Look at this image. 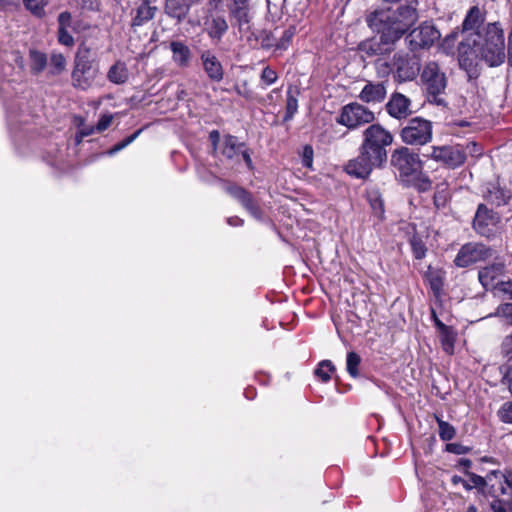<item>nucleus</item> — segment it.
I'll use <instances>...</instances> for the list:
<instances>
[{"label": "nucleus", "mask_w": 512, "mask_h": 512, "mask_svg": "<svg viewBox=\"0 0 512 512\" xmlns=\"http://www.w3.org/2000/svg\"><path fill=\"white\" fill-rule=\"evenodd\" d=\"M451 482H452L453 485L461 484L464 487V489L467 490V491L472 489V486H470V483L468 481L464 480L462 477H460L458 475L452 476Z\"/></svg>", "instance_id": "nucleus-56"}, {"label": "nucleus", "mask_w": 512, "mask_h": 512, "mask_svg": "<svg viewBox=\"0 0 512 512\" xmlns=\"http://www.w3.org/2000/svg\"><path fill=\"white\" fill-rule=\"evenodd\" d=\"M30 68L32 73L39 74L41 73L45 67L47 66V56L45 53L37 51V50H30Z\"/></svg>", "instance_id": "nucleus-32"}, {"label": "nucleus", "mask_w": 512, "mask_h": 512, "mask_svg": "<svg viewBox=\"0 0 512 512\" xmlns=\"http://www.w3.org/2000/svg\"><path fill=\"white\" fill-rule=\"evenodd\" d=\"M383 164L377 159H373L372 155L366 154L365 150L359 148V155L350 159L344 167V170L350 176L359 179H365L370 175L372 170L381 167Z\"/></svg>", "instance_id": "nucleus-14"}, {"label": "nucleus", "mask_w": 512, "mask_h": 512, "mask_svg": "<svg viewBox=\"0 0 512 512\" xmlns=\"http://www.w3.org/2000/svg\"><path fill=\"white\" fill-rule=\"evenodd\" d=\"M373 213L381 218L384 214V203L378 191H371L367 195Z\"/></svg>", "instance_id": "nucleus-34"}, {"label": "nucleus", "mask_w": 512, "mask_h": 512, "mask_svg": "<svg viewBox=\"0 0 512 512\" xmlns=\"http://www.w3.org/2000/svg\"><path fill=\"white\" fill-rule=\"evenodd\" d=\"M484 20L485 15L481 9L478 6H473L468 10L465 16V19L462 23V31L464 33L474 31L480 27Z\"/></svg>", "instance_id": "nucleus-26"}, {"label": "nucleus", "mask_w": 512, "mask_h": 512, "mask_svg": "<svg viewBox=\"0 0 512 512\" xmlns=\"http://www.w3.org/2000/svg\"><path fill=\"white\" fill-rule=\"evenodd\" d=\"M209 139L214 147L216 149L219 141H220V133L217 130H212L209 134Z\"/></svg>", "instance_id": "nucleus-59"}, {"label": "nucleus", "mask_w": 512, "mask_h": 512, "mask_svg": "<svg viewBox=\"0 0 512 512\" xmlns=\"http://www.w3.org/2000/svg\"><path fill=\"white\" fill-rule=\"evenodd\" d=\"M492 256V250L482 243L463 245L454 259L457 267L465 268Z\"/></svg>", "instance_id": "nucleus-13"}, {"label": "nucleus", "mask_w": 512, "mask_h": 512, "mask_svg": "<svg viewBox=\"0 0 512 512\" xmlns=\"http://www.w3.org/2000/svg\"><path fill=\"white\" fill-rule=\"evenodd\" d=\"M277 73L269 66L265 67L261 73V80L267 85H271L277 80Z\"/></svg>", "instance_id": "nucleus-50"}, {"label": "nucleus", "mask_w": 512, "mask_h": 512, "mask_svg": "<svg viewBox=\"0 0 512 512\" xmlns=\"http://www.w3.org/2000/svg\"><path fill=\"white\" fill-rule=\"evenodd\" d=\"M420 80L429 103L437 106H447L445 95L448 80L437 62L429 61L423 66Z\"/></svg>", "instance_id": "nucleus-3"}, {"label": "nucleus", "mask_w": 512, "mask_h": 512, "mask_svg": "<svg viewBox=\"0 0 512 512\" xmlns=\"http://www.w3.org/2000/svg\"><path fill=\"white\" fill-rule=\"evenodd\" d=\"M391 165L399 172L401 177H409L421 170L422 163L418 154L407 147H400L391 155Z\"/></svg>", "instance_id": "nucleus-9"}, {"label": "nucleus", "mask_w": 512, "mask_h": 512, "mask_svg": "<svg viewBox=\"0 0 512 512\" xmlns=\"http://www.w3.org/2000/svg\"><path fill=\"white\" fill-rule=\"evenodd\" d=\"M393 143V135L380 124H371L363 132L360 147L384 164L387 161V147Z\"/></svg>", "instance_id": "nucleus-4"}, {"label": "nucleus", "mask_w": 512, "mask_h": 512, "mask_svg": "<svg viewBox=\"0 0 512 512\" xmlns=\"http://www.w3.org/2000/svg\"><path fill=\"white\" fill-rule=\"evenodd\" d=\"M504 270L505 265L503 263H493L479 271V281L485 289L495 288L497 287L495 280L504 273Z\"/></svg>", "instance_id": "nucleus-23"}, {"label": "nucleus", "mask_w": 512, "mask_h": 512, "mask_svg": "<svg viewBox=\"0 0 512 512\" xmlns=\"http://www.w3.org/2000/svg\"><path fill=\"white\" fill-rule=\"evenodd\" d=\"M12 4V0H0V9H5Z\"/></svg>", "instance_id": "nucleus-64"}, {"label": "nucleus", "mask_w": 512, "mask_h": 512, "mask_svg": "<svg viewBox=\"0 0 512 512\" xmlns=\"http://www.w3.org/2000/svg\"><path fill=\"white\" fill-rule=\"evenodd\" d=\"M401 140L407 145H425L432 139V123L422 117L410 119L400 131Z\"/></svg>", "instance_id": "nucleus-5"}, {"label": "nucleus", "mask_w": 512, "mask_h": 512, "mask_svg": "<svg viewBox=\"0 0 512 512\" xmlns=\"http://www.w3.org/2000/svg\"><path fill=\"white\" fill-rule=\"evenodd\" d=\"M446 451L456 455H462L468 453L470 448L460 443H448L446 445Z\"/></svg>", "instance_id": "nucleus-53"}, {"label": "nucleus", "mask_w": 512, "mask_h": 512, "mask_svg": "<svg viewBox=\"0 0 512 512\" xmlns=\"http://www.w3.org/2000/svg\"><path fill=\"white\" fill-rule=\"evenodd\" d=\"M484 495L494 499L507 495L511 498L510 503L512 504V470L506 469L504 472L493 470L489 472Z\"/></svg>", "instance_id": "nucleus-6"}, {"label": "nucleus", "mask_w": 512, "mask_h": 512, "mask_svg": "<svg viewBox=\"0 0 512 512\" xmlns=\"http://www.w3.org/2000/svg\"><path fill=\"white\" fill-rule=\"evenodd\" d=\"M298 91L296 89L289 88L287 91V99H286V113L283 118L284 122L290 121L294 114L298 109V99H297Z\"/></svg>", "instance_id": "nucleus-33"}, {"label": "nucleus", "mask_w": 512, "mask_h": 512, "mask_svg": "<svg viewBox=\"0 0 512 512\" xmlns=\"http://www.w3.org/2000/svg\"><path fill=\"white\" fill-rule=\"evenodd\" d=\"M501 421L512 424V401L504 403L498 411Z\"/></svg>", "instance_id": "nucleus-45"}, {"label": "nucleus", "mask_w": 512, "mask_h": 512, "mask_svg": "<svg viewBox=\"0 0 512 512\" xmlns=\"http://www.w3.org/2000/svg\"><path fill=\"white\" fill-rule=\"evenodd\" d=\"M503 382L507 385L509 392L512 394V366L508 367Z\"/></svg>", "instance_id": "nucleus-58"}, {"label": "nucleus", "mask_w": 512, "mask_h": 512, "mask_svg": "<svg viewBox=\"0 0 512 512\" xmlns=\"http://www.w3.org/2000/svg\"><path fill=\"white\" fill-rule=\"evenodd\" d=\"M417 0H405L396 9L375 10L370 13L366 22L378 34V37L367 39L359 44V50L367 57L390 53L396 41L417 21Z\"/></svg>", "instance_id": "nucleus-1"}, {"label": "nucleus", "mask_w": 512, "mask_h": 512, "mask_svg": "<svg viewBox=\"0 0 512 512\" xmlns=\"http://www.w3.org/2000/svg\"><path fill=\"white\" fill-rule=\"evenodd\" d=\"M392 72L398 82L412 81L420 72V63L416 56L398 52L392 59Z\"/></svg>", "instance_id": "nucleus-8"}, {"label": "nucleus", "mask_w": 512, "mask_h": 512, "mask_svg": "<svg viewBox=\"0 0 512 512\" xmlns=\"http://www.w3.org/2000/svg\"><path fill=\"white\" fill-rule=\"evenodd\" d=\"M296 34V27L290 26L286 30H284L281 38L279 39L276 47L278 49H286L288 45L290 44L292 38Z\"/></svg>", "instance_id": "nucleus-42"}, {"label": "nucleus", "mask_w": 512, "mask_h": 512, "mask_svg": "<svg viewBox=\"0 0 512 512\" xmlns=\"http://www.w3.org/2000/svg\"><path fill=\"white\" fill-rule=\"evenodd\" d=\"M361 363L360 356L355 352H349L346 359V369L352 377L359 375L358 367Z\"/></svg>", "instance_id": "nucleus-38"}, {"label": "nucleus", "mask_w": 512, "mask_h": 512, "mask_svg": "<svg viewBox=\"0 0 512 512\" xmlns=\"http://www.w3.org/2000/svg\"><path fill=\"white\" fill-rule=\"evenodd\" d=\"M15 62L17 63V65L23 69L25 64H24V58L19 54V53H16L15 55Z\"/></svg>", "instance_id": "nucleus-63"}, {"label": "nucleus", "mask_w": 512, "mask_h": 512, "mask_svg": "<svg viewBox=\"0 0 512 512\" xmlns=\"http://www.w3.org/2000/svg\"><path fill=\"white\" fill-rule=\"evenodd\" d=\"M96 127H82L79 130V134L77 136V142L79 143L84 137L91 135Z\"/></svg>", "instance_id": "nucleus-57"}, {"label": "nucleus", "mask_w": 512, "mask_h": 512, "mask_svg": "<svg viewBox=\"0 0 512 512\" xmlns=\"http://www.w3.org/2000/svg\"><path fill=\"white\" fill-rule=\"evenodd\" d=\"M425 277H426V280L428 281L430 288L432 289L434 295L436 297H439L442 292V288H443V284H444L443 273L440 270L431 269V267H429Z\"/></svg>", "instance_id": "nucleus-31"}, {"label": "nucleus", "mask_w": 512, "mask_h": 512, "mask_svg": "<svg viewBox=\"0 0 512 512\" xmlns=\"http://www.w3.org/2000/svg\"><path fill=\"white\" fill-rule=\"evenodd\" d=\"M501 353L508 360H512V332L503 339L501 343Z\"/></svg>", "instance_id": "nucleus-47"}, {"label": "nucleus", "mask_w": 512, "mask_h": 512, "mask_svg": "<svg viewBox=\"0 0 512 512\" xmlns=\"http://www.w3.org/2000/svg\"><path fill=\"white\" fill-rule=\"evenodd\" d=\"M227 9L232 24L241 34L248 33L251 30L253 13L251 0H228Z\"/></svg>", "instance_id": "nucleus-10"}, {"label": "nucleus", "mask_w": 512, "mask_h": 512, "mask_svg": "<svg viewBox=\"0 0 512 512\" xmlns=\"http://www.w3.org/2000/svg\"><path fill=\"white\" fill-rule=\"evenodd\" d=\"M107 78L114 84H123L129 78V72L126 64L123 62H116L112 65L107 73Z\"/></svg>", "instance_id": "nucleus-29"}, {"label": "nucleus", "mask_w": 512, "mask_h": 512, "mask_svg": "<svg viewBox=\"0 0 512 512\" xmlns=\"http://www.w3.org/2000/svg\"><path fill=\"white\" fill-rule=\"evenodd\" d=\"M224 189L230 196L237 200L252 217L257 220L262 219L263 211L258 201L248 190L235 184H227Z\"/></svg>", "instance_id": "nucleus-15"}, {"label": "nucleus", "mask_w": 512, "mask_h": 512, "mask_svg": "<svg viewBox=\"0 0 512 512\" xmlns=\"http://www.w3.org/2000/svg\"><path fill=\"white\" fill-rule=\"evenodd\" d=\"M436 421L439 426V436L443 441H449L456 435L455 428L448 422L436 417Z\"/></svg>", "instance_id": "nucleus-36"}, {"label": "nucleus", "mask_w": 512, "mask_h": 512, "mask_svg": "<svg viewBox=\"0 0 512 512\" xmlns=\"http://www.w3.org/2000/svg\"><path fill=\"white\" fill-rule=\"evenodd\" d=\"M498 289L512 298V280L497 283Z\"/></svg>", "instance_id": "nucleus-55"}, {"label": "nucleus", "mask_w": 512, "mask_h": 512, "mask_svg": "<svg viewBox=\"0 0 512 512\" xmlns=\"http://www.w3.org/2000/svg\"><path fill=\"white\" fill-rule=\"evenodd\" d=\"M465 474L469 477L468 482L470 483V486H472V489L477 488L482 494H484L487 476L482 477L469 471H466Z\"/></svg>", "instance_id": "nucleus-40"}, {"label": "nucleus", "mask_w": 512, "mask_h": 512, "mask_svg": "<svg viewBox=\"0 0 512 512\" xmlns=\"http://www.w3.org/2000/svg\"><path fill=\"white\" fill-rule=\"evenodd\" d=\"M203 69L208 78L214 82H220L224 77V69L219 59L209 50L200 55Z\"/></svg>", "instance_id": "nucleus-21"}, {"label": "nucleus", "mask_w": 512, "mask_h": 512, "mask_svg": "<svg viewBox=\"0 0 512 512\" xmlns=\"http://www.w3.org/2000/svg\"><path fill=\"white\" fill-rule=\"evenodd\" d=\"M484 196L491 204L501 206L507 203L511 194L508 190L501 188L497 184H489Z\"/></svg>", "instance_id": "nucleus-27"}, {"label": "nucleus", "mask_w": 512, "mask_h": 512, "mask_svg": "<svg viewBox=\"0 0 512 512\" xmlns=\"http://www.w3.org/2000/svg\"><path fill=\"white\" fill-rule=\"evenodd\" d=\"M431 153L429 156L438 162H442L443 164L449 167H457L464 163L465 154L458 148L454 146H440V147H432Z\"/></svg>", "instance_id": "nucleus-16"}, {"label": "nucleus", "mask_w": 512, "mask_h": 512, "mask_svg": "<svg viewBox=\"0 0 512 512\" xmlns=\"http://www.w3.org/2000/svg\"><path fill=\"white\" fill-rule=\"evenodd\" d=\"M314 151L311 145H305L302 152V164L304 167L312 169Z\"/></svg>", "instance_id": "nucleus-46"}, {"label": "nucleus", "mask_w": 512, "mask_h": 512, "mask_svg": "<svg viewBox=\"0 0 512 512\" xmlns=\"http://www.w3.org/2000/svg\"><path fill=\"white\" fill-rule=\"evenodd\" d=\"M496 315L504 318L509 324L512 325V303H504L498 306Z\"/></svg>", "instance_id": "nucleus-44"}, {"label": "nucleus", "mask_w": 512, "mask_h": 512, "mask_svg": "<svg viewBox=\"0 0 512 512\" xmlns=\"http://www.w3.org/2000/svg\"><path fill=\"white\" fill-rule=\"evenodd\" d=\"M458 465L463 467L465 469V472L468 471V469L472 465V461L466 458H462L458 461Z\"/></svg>", "instance_id": "nucleus-62"}, {"label": "nucleus", "mask_w": 512, "mask_h": 512, "mask_svg": "<svg viewBox=\"0 0 512 512\" xmlns=\"http://www.w3.org/2000/svg\"><path fill=\"white\" fill-rule=\"evenodd\" d=\"M386 94L387 90L384 82L368 81L362 88L359 99L365 103H380L385 99Z\"/></svg>", "instance_id": "nucleus-22"}, {"label": "nucleus", "mask_w": 512, "mask_h": 512, "mask_svg": "<svg viewBox=\"0 0 512 512\" xmlns=\"http://www.w3.org/2000/svg\"><path fill=\"white\" fill-rule=\"evenodd\" d=\"M205 30L212 41L219 42L229 29V24L224 15L210 14L205 21Z\"/></svg>", "instance_id": "nucleus-20"}, {"label": "nucleus", "mask_w": 512, "mask_h": 512, "mask_svg": "<svg viewBox=\"0 0 512 512\" xmlns=\"http://www.w3.org/2000/svg\"><path fill=\"white\" fill-rule=\"evenodd\" d=\"M240 155L242 156L244 162L246 163V165L248 166V168H252V159L250 157V154L249 152L244 148L241 149L240 151Z\"/></svg>", "instance_id": "nucleus-60"}, {"label": "nucleus", "mask_w": 512, "mask_h": 512, "mask_svg": "<svg viewBox=\"0 0 512 512\" xmlns=\"http://www.w3.org/2000/svg\"><path fill=\"white\" fill-rule=\"evenodd\" d=\"M155 1H144L131 10V27L136 30L154 19L157 7L152 5Z\"/></svg>", "instance_id": "nucleus-17"}, {"label": "nucleus", "mask_w": 512, "mask_h": 512, "mask_svg": "<svg viewBox=\"0 0 512 512\" xmlns=\"http://www.w3.org/2000/svg\"><path fill=\"white\" fill-rule=\"evenodd\" d=\"M334 370V366L331 361L323 360L320 362L318 368L315 370L316 376H318L323 382H327L331 376L330 373Z\"/></svg>", "instance_id": "nucleus-39"}, {"label": "nucleus", "mask_w": 512, "mask_h": 512, "mask_svg": "<svg viewBox=\"0 0 512 512\" xmlns=\"http://www.w3.org/2000/svg\"><path fill=\"white\" fill-rule=\"evenodd\" d=\"M173 61L179 67H187L191 60V51L187 45L181 41H172L170 43Z\"/></svg>", "instance_id": "nucleus-25"}, {"label": "nucleus", "mask_w": 512, "mask_h": 512, "mask_svg": "<svg viewBox=\"0 0 512 512\" xmlns=\"http://www.w3.org/2000/svg\"><path fill=\"white\" fill-rule=\"evenodd\" d=\"M57 38L60 44L67 47H72L75 43L73 36L69 32V29L58 28Z\"/></svg>", "instance_id": "nucleus-43"}, {"label": "nucleus", "mask_w": 512, "mask_h": 512, "mask_svg": "<svg viewBox=\"0 0 512 512\" xmlns=\"http://www.w3.org/2000/svg\"><path fill=\"white\" fill-rule=\"evenodd\" d=\"M439 31L434 25L424 22L419 27L413 29L405 38L411 51L428 48L440 38Z\"/></svg>", "instance_id": "nucleus-12"}, {"label": "nucleus", "mask_w": 512, "mask_h": 512, "mask_svg": "<svg viewBox=\"0 0 512 512\" xmlns=\"http://www.w3.org/2000/svg\"><path fill=\"white\" fill-rule=\"evenodd\" d=\"M113 116L110 114L102 115L96 125V130L102 132L106 130L112 123Z\"/></svg>", "instance_id": "nucleus-54"}, {"label": "nucleus", "mask_w": 512, "mask_h": 512, "mask_svg": "<svg viewBox=\"0 0 512 512\" xmlns=\"http://www.w3.org/2000/svg\"><path fill=\"white\" fill-rule=\"evenodd\" d=\"M141 132H142V129H139L136 132H134L132 135H130L127 138H125L124 140H122L121 142L117 143L115 146H113L108 151V154L113 155V154L121 151L122 149H124L125 147L130 145L133 141H135L137 139V137L141 134Z\"/></svg>", "instance_id": "nucleus-41"}, {"label": "nucleus", "mask_w": 512, "mask_h": 512, "mask_svg": "<svg viewBox=\"0 0 512 512\" xmlns=\"http://www.w3.org/2000/svg\"><path fill=\"white\" fill-rule=\"evenodd\" d=\"M480 56L489 66H499L505 60L504 32L498 22L487 24L482 32L475 31L462 42Z\"/></svg>", "instance_id": "nucleus-2"}, {"label": "nucleus", "mask_w": 512, "mask_h": 512, "mask_svg": "<svg viewBox=\"0 0 512 512\" xmlns=\"http://www.w3.org/2000/svg\"><path fill=\"white\" fill-rule=\"evenodd\" d=\"M498 221L496 214L489 210L485 205L480 204L476 211L473 227L482 236L490 233V226H495Z\"/></svg>", "instance_id": "nucleus-18"}, {"label": "nucleus", "mask_w": 512, "mask_h": 512, "mask_svg": "<svg viewBox=\"0 0 512 512\" xmlns=\"http://www.w3.org/2000/svg\"><path fill=\"white\" fill-rule=\"evenodd\" d=\"M83 10L97 11L100 6V0H74Z\"/></svg>", "instance_id": "nucleus-52"}, {"label": "nucleus", "mask_w": 512, "mask_h": 512, "mask_svg": "<svg viewBox=\"0 0 512 512\" xmlns=\"http://www.w3.org/2000/svg\"><path fill=\"white\" fill-rule=\"evenodd\" d=\"M244 143H240L237 137L232 135L225 136L221 153L230 160H236L240 156V151L244 148Z\"/></svg>", "instance_id": "nucleus-28"}, {"label": "nucleus", "mask_w": 512, "mask_h": 512, "mask_svg": "<svg viewBox=\"0 0 512 512\" xmlns=\"http://www.w3.org/2000/svg\"><path fill=\"white\" fill-rule=\"evenodd\" d=\"M50 73L54 75L60 74L65 70L66 59L61 53H52L50 56Z\"/></svg>", "instance_id": "nucleus-35"}, {"label": "nucleus", "mask_w": 512, "mask_h": 512, "mask_svg": "<svg viewBox=\"0 0 512 512\" xmlns=\"http://www.w3.org/2000/svg\"><path fill=\"white\" fill-rule=\"evenodd\" d=\"M374 118V113L367 107L359 103H350L342 108L340 115L337 117V123L349 129H354L371 123Z\"/></svg>", "instance_id": "nucleus-7"}, {"label": "nucleus", "mask_w": 512, "mask_h": 512, "mask_svg": "<svg viewBox=\"0 0 512 512\" xmlns=\"http://www.w3.org/2000/svg\"><path fill=\"white\" fill-rule=\"evenodd\" d=\"M227 223L231 226H240L243 224V220L237 216L229 217Z\"/></svg>", "instance_id": "nucleus-61"}, {"label": "nucleus", "mask_w": 512, "mask_h": 512, "mask_svg": "<svg viewBox=\"0 0 512 512\" xmlns=\"http://www.w3.org/2000/svg\"><path fill=\"white\" fill-rule=\"evenodd\" d=\"M75 86L86 89L90 86L93 78L91 49L87 46H80L75 57V67L72 73Z\"/></svg>", "instance_id": "nucleus-11"}, {"label": "nucleus", "mask_w": 512, "mask_h": 512, "mask_svg": "<svg viewBox=\"0 0 512 512\" xmlns=\"http://www.w3.org/2000/svg\"><path fill=\"white\" fill-rule=\"evenodd\" d=\"M192 5L189 0H166L165 13L181 22L188 15Z\"/></svg>", "instance_id": "nucleus-24"}, {"label": "nucleus", "mask_w": 512, "mask_h": 512, "mask_svg": "<svg viewBox=\"0 0 512 512\" xmlns=\"http://www.w3.org/2000/svg\"><path fill=\"white\" fill-rule=\"evenodd\" d=\"M411 100L401 93H393L386 103L387 113L396 119L406 118L411 114Z\"/></svg>", "instance_id": "nucleus-19"}, {"label": "nucleus", "mask_w": 512, "mask_h": 512, "mask_svg": "<svg viewBox=\"0 0 512 512\" xmlns=\"http://www.w3.org/2000/svg\"><path fill=\"white\" fill-rule=\"evenodd\" d=\"M437 328L440 331V338L445 352L451 354L454 349L455 334L451 327L445 325L442 321L437 322Z\"/></svg>", "instance_id": "nucleus-30"}, {"label": "nucleus", "mask_w": 512, "mask_h": 512, "mask_svg": "<svg viewBox=\"0 0 512 512\" xmlns=\"http://www.w3.org/2000/svg\"><path fill=\"white\" fill-rule=\"evenodd\" d=\"M510 501H511L510 497L507 501L501 500L499 498L494 499L490 504L491 510L493 512H508L506 509V505H508L512 509V503H510Z\"/></svg>", "instance_id": "nucleus-49"}, {"label": "nucleus", "mask_w": 512, "mask_h": 512, "mask_svg": "<svg viewBox=\"0 0 512 512\" xmlns=\"http://www.w3.org/2000/svg\"><path fill=\"white\" fill-rule=\"evenodd\" d=\"M411 247L413 254L416 259H422L426 254L425 244L421 240L413 239L411 241Z\"/></svg>", "instance_id": "nucleus-48"}, {"label": "nucleus", "mask_w": 512, "mask_h": 512, "mask_svg": "<svg viewBox=\"0 0 512 512\" xmlns=\"http://www.w3.org/2000/svg\"><path fill=\"white\" fill-rule=\"evenodd\" d=\"M23 4L27 10L38 17L45 14L44 8L47 5L45 0H23Z\"/></svg>", "instance_id": "nucleus-37"}, {"label": "nucleus", "mask_w": 512, "mask_h": 512, "mask_svg": "<svg viewBox=\"0 0 512 512\" xmlns=\"http://www.w3.org/2000/svg\"><path fill=\"white\" fill-rule=\"evenodd\" d=\"M58 28L70 29L72 28V15L68 11L61 12L58 15Z\"/></svg>", "instance_id": "nucleus-51"}]
</instances>
